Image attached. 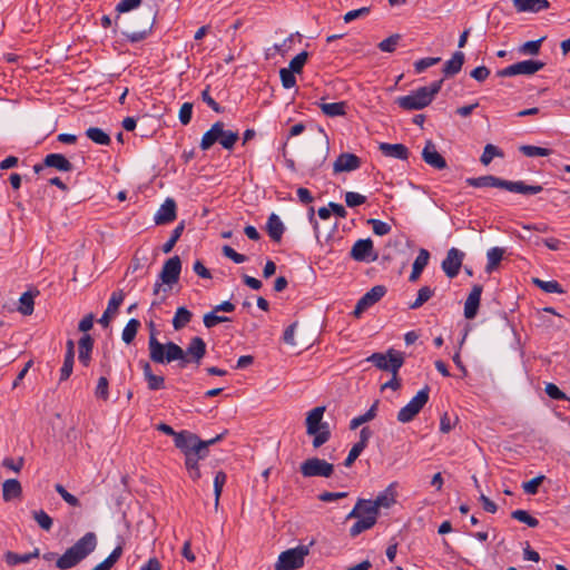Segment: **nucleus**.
<instances>
[{"label":"nucleus","mask_w":570,"mask_h":570,"mask_svg":"<svg viewBox=\"0 0 570 570\" xmlns=\"http://www.w3.org/2000/svg\"><path fill=\"white\" fill-rule=\"evenodd\" d=\"M150 335L148 340L149 357L154 363L165 364L179 361V367L184 368L188 363L200 364L206 355V343L199 336H194L184 351L174 342L166 344L160 343L156 337V328L154 322L149 323Z\"/></svg>","instance_id":"obj_1"},{"label":"nucleus","mask_w":570,"mask_h":570,"mask_svg":"<svg viewBox=\"0 0 570 570\" xmlns=\"http://www.w3.org/2000/svg\"><path fill=\"white\" fill-rule=\"evenodd\" d=\"M97 547V537L94 532H87L77 540L66 552L58 557L56 552H46L42 554L45 561L51 562L56 560V567L59 570H68L78 566L85 560Z\"/></svg>","instance_id":"obj_2"},{"label":"nucleus","mask_w":570,"mask_h":570,"mask_svg":"<svg viewBox=\"0 0 570 570\" xmlns=\"http://www.w3.org/2000/svg\"><path fill=\"white\" fill-rule=\"evenodd\" d=\"M375 367L382 371L392 373V379L382 385V389H392L394 391L401 387V381L397 377L400 368L404 364V356L402 352L394 348L387 350L386 353H373L367 358Z\"/></svg>","instance_id":"obj_3"},{"label":"nucleus","mask_w":570,"mask_h":570,"mask_svg":"<svg viewBox=\"0 0 570 570\" xmlns=\"http://www.w3.org/2000/svg\"><path fill=\"white\" fill-rule=\"evenodd\" d=\"M157 11L147 6L131 17V30L122 31L125 39L131 43L145 40L153 31Z\"/></svg>","instance_id":"obj_4"},{"label":"nucleus","mask_w":570,"mask_h":570,"mask_svg":"<svg viewBox=\"0 0 570 570\" xmlns=\"http://www.w3.org/2000/svg\"><path fill=\"white\" fill-rule=\"evenodd\" d=\"M325 406H316L308 412L306 417V433L313 435V446L315 449L325 444L331 438L328 423L322 422Z\"/></svg>","instance_id":"obj_5"},{"label":"nucleus","mask_w":570,"mask_h":570,"mask_svg":"<svg viewBox=\"0 0 570 570\" xmlns=\"http://www.w3.org/2000/svg\"><path fill=\"white\" fill-rule=\"evenodd\" d=\"M314 544L312 540L308 546L299 544L295 548L283 551L274 566V570H297L304 566L305 558L309 554V547Z\"/></svg>","instance_id":"obj_6"},{"label":"nucleus","mask_w":570,"mask_h":570,"mask_svg":"<svg viewBox=\"0 0 570 570\" xmlns=\"http://www.w3.org/2000/svg\"><path fill=\"white\" fill-rule=\"evenodd\" d=\"M430 386L421 389L410 402L397 412V421L401 423L411 422L429 402Z\"/></svg>","instance_id":"obj_7"},{"label":"nucleus","mask_w":570,"mask_h":570,"mask_svg":"<svg viewBox=\"0 0 570 570\" xmlns=\"http://www.w3.org/2000/svg\"><path fill=\"white\" fill-rule=\"evenodd\" d=\"M299 471L305 478H330L334 472V465L320 458H309L301 464Z\"/></svg>","instance_id":"obj_8"},{"label":"nucleus","mask_w":570,"mask_h":570,"mask_svg":"<svg viewBox=\"0 0 570 570\" xmlns=\"http://www.w3.org/2000/svg\"><path fill=\"white\" fill-rule=\"evenodd\" d=\"M395 104L403 110H421L432 102L429 100L422 87H419L406 96L397 97Z\"/></svg>","instance_id":"obj_9"},{"label":"nucleus","mask_w":570,"mask_h":570,"mask_svg":"<svg viewBox=\"0 0 570 570\" xmlns=\"http://www.w3.org/2000/svg\"><path fill=\"white\" fill-rule=\"evenodd\" d=\"M350 256L356 262L372 263L379 257L371 238L357 239L351 248Z\"/></svg>","instance_id":"obj_10"},{"label":"nucleus","mask_w":570,"mask_h":570,"mask_svg":"<svg viewBox=\"0 0 570 570\" xmlns=\"http://www.w3.org/2000/svg\"><path fill=\"white\" fill-rule=\"evenodd\" d=\"M385 294L386 287L384 285L373 286L357 301L353 315L357 318L361 317L366 309L376 304Z\"/></svg>","instance_id":"obj_11"},{"label":"nucleus","mask_w":570,"mask_h":570,"mask_svg":"<svg viewBox=\"0 0 570 570\" xmlns=\"http://www.w3.org/2000/svg\"><path fill=\"white\" fill-rule=\"evenodd\" d=\"M464 257L465 253L455 247L448 250L445 258L442 261L441 267L449 278H454L459 275Z\"/></svg>","instance_id":"obj_12"},{"label":"nucleus","mask_w":570,"mask_h":570,"mask_svg":"<svg viewBox=\"0 0 570 570\" xmlns=\"http://www.w3.org/2000/svg\"><path fill=\"white\" fill-rule=\"evenodd\" d=\"M181 272V261L179 256L175 255L167 259L163 265L159 274V279L163 284L173 285L178 282Z\"/></svg>","instance_id":"obj_13"},{"label":"nucleus","mask_w":570,"mask_h":570,"mask_svg":"<svg viewBox=\"0 0 570 570\" xmlns=\"http://www.w3.org/2000/svg\"><path fill=\"white\" fill-rule=\"evenodd\" d=\"M423 160L431 167L442 170L446 168L448 164L445 158L438 153L435 145L432 140H428L422 150Z\"/></svg>","instance_id":"obj_14"},{"label":"nucleus","mask_w":570,"mask_h":570,"mask_svg":"<svg viewBox=\"0 0 570 570\" xmlns=\"http://www.w3.org/2000/svg\"><path fill=\"white\" fill-rule=\"evenodd\" d=\"M361 165V158L355 154L342 153L333 164V171L334 174L353 171L358 169Z\"/></svg>","instance_id":"obj_15"},{"label":"nucleus","mask_w":570,"mask_h":570,"mask_svg":"<svg viewBox=\"0 0 570 570\" xmlns=\"http://www.w3.org/2000/svg\"><path fill=\"white\" fill-rule=\"evenodd\" d=\"M177 205L173 198H167L154 216L156 225H166L176 219Z\"/></svg>","instance_id":"obj_16"},{"label":"nucleus","mask_w":570,"mask_h":570,"mask_svg":"<svg viewBox=\"0 0 570 570\" xmlns=\"http://www.w3.org/2000/svg\"><path fill=\"white\" fill-rule=\"evenodd\" d=\"M125 298V293L122 289H118L112 292L107 308L98 320V322L104 326L108 327L110 324L111 316L118 312L119 306L122 304Z\"/></svg>","instance_id":"obj_17"},{"label":"nucleus","mask_w":570,"mask_h":570,"mask_svg":"<svg viewBox=\"0 0 570 570\" xmlns=\"http://www.w3.org/2000/svg\"><path fill=\"white\" fill-rule=\"evenodd\" d=\"M174 443L175 446L179 449L185 455L187 453L193 452L195 450L196 444H200V439L198 435L184 430L175 435Z\"/></svg>","instance_id":"obj_18"},{"label":"nucleus","mask_w":570,"mask_h":570,"mask_svg":"<svg viewBox=\"0 0 570 570\" xmlns=\"http://www.w3.org/2000/svg\"><path fill=\"white\" fill-rule=\"evenodd\" d=\"M465 184L475 188L493 187L507 190L508 180L493 175H485L480 177H469L465 179Z\"/></svg>","instance_id":"obj_19"},{"label":"nucleus","mask_w":570,"mask_h":570,"mask_svg":"<svg viewBox=\"0 0 570 570\" xmlns=\"http://www.w3.org/2000/svg\"><path fill=\"white\" fill-rule=\"evenodd\" d=\"M483 287L479 284L472 286V289L464 303V317L473 320L479 311Z\"/></svg>","instance_id":"obj_20"},{"label":"nucleus","mask_w":570,"mask_h":570,"mask_svg":"<svg viewBox=\"0 0 570 570\" xmlns=\"http://www.w3.org/2000/svg\"><path fill=\"white\" fill-rule=\"evenodd\" d=\"M139 365L142 370V375L149 391H159L165 389V377L163 375L154 374L149 362L141 360L139 361Z\"/></svg>","instance_id":"obj_21"},{"label":"nucleus","mask_w":570,"mask_h":570,"mask_svg":"<svg viewBox=\"0 0 570 570\" xmlns=\"http://www.w3.org/2000/svg\"><path fill=\"white\" fill-rule=\"evenodd\" d=\"M518 12L538 13L550 8L548 0H512Z\"/></svg>","instance_id":"obj_22"},{"label":"nucleus","mask_w":570,"mask_h":570,"mask_svg":"<svg viewBox=\"0 0 570 570\" xmlns=\"http://www.w3.org/2000/svg\"><path fill=\"white\" fill-rule=\"evenodd\" d=\"M379 149L385 157L400 160H407L410 155L409 148L403 144L381 142Z\"/></svg>","instance_id":"obj_23"},{"label":"nucleus","mask_w":570,"mask_h":570,"mask_svg":"<svg viewBox=\"0 0 570 570\" xmlns=\"http://www.w3.org/2000/svg\"><path fill=\"white\" fill-rule=\"evenodd\" d=\"M95 341L89 334H83L78 342V360L83 366H89Z\"/></svg>","instance_id":"obj_24"},{"label":"nucleus","mask_w":570,"mask_h":570,"mask_svg":"<svg viewBox=\"0 0 570 570\" xmlns=\"http://www.w3.org/2000/svg\"><path fill=\"white\" fill-rule=\"evenodd\" d=\"M45 166L50 168H55L59 171L69 173L73 170V165L70 160L62 154L53 153L48 154L45 157Z\"/></svg>","instance_id":"obj_25"},{"label":"nucleus","mask_w":570,"mask_h":570,"mask_svg":"<svg viewBox=\"0 0 570 570\" xmlns=\"http://www.w3.org/2000/svg\"><path fill=\"white\" fill-rule=\"evenodd\" d=\"M266 230L273 242H281L285 226L278 215L272 213L266 223Z\"/></svg>","instance_id":"obj_26"},{"label":"nucleus","mask_w":570,"mask_h":570,"mask_svg":"<svg viewBox=\"0 0 570 570\" xmlns=\"http://www.w3.org/2000/svg\"><path fill=\"white\" fill-rule=\"evenodd\" d=\"M224 124L216 121L202 137V150H208L215 142H218L219 136L223 134Z\"/></svg>","instance_id":"obj_27"},{"label":"nucleus","mask_w":570,"mask_h":570,"mask_svg":"<svg viewBox=\"0 0 570 570\" xmlns=\"http://www.w3.org/2000/svg\"><path fill=\"white\" fill-rule=\"evenodd\" d=\"M544 67V62L540 60H523L511 65L513 68V75H533Z\"/></svg>","instance_id":"obj_28"},{"label":"nucleus","mask_w":570,"mask_h":570,"mask_svg":"<svg viewBox=\"0 0 570 570\" xmlns=\"http://www.w3.org/2000/svg\"><path fill=\"white\" fill-rule=\"evenodd\" d=\"M430 259V253L425 248H421L419 250V254L416 258L414 259L412 272L410 274L409 281L415 282L419 279L420 275L422 274L423 269L426 267Z\"/></svg>","instance_id":"obj_29"},{"label":"nucleus","mask_w":570,"mask_h":570,"mask_svg":"<svg viewBox=\"0 0 570 570\" xmlns=\"http://www.w3.org/2000/svg\"><path fill=\"white\" fill-rule=\"evenodd\" d=\"M465 56L462 51H455L450 60H448L443 66L444 77H452L459 73L464 63Z\"/></svg>","instance_id":"obj_30"},{"label":"nucleus","mask_w":570,"mask_h":570,"mask_svg":"<svg viewBox=\"0 0 570 570\" xmlns=\"http://www.w3.org/2000/svg\"><path fill=\"white\" fill-rule=\"evenodd\" d=\"M22 488L17 479H8L2 484L3 501L9 502L13 499L20 498Z\"/></svg>","instance_id":"obj_31"},{"label":"nucleus","mask_w":570,"mask_h":570,"mask_svg":"<svg viewBox=\"0 0 570 570\" xmlns=\"http://www.w3.org/2000/svg\"><path fill=\"white\" fill-rule=\"evenodd\" d=\"M507 190L511 193H519L523 195H535L543 190L541 185H527L524 181H511L508 180Z\"/></svg>","instance_id":"obj_32"},{"label":"nucleus","mask_w":570,"mask_h":570,"mask_svg":"<svg viewBox=\"0 0 570 570\" xmlns=\"http://www.w3.org/2000/svg\"><path fill=\"white\" fill-rule=\"evenodd\" d=\"M379 404L380 401L376 400L364 414L353 417L350 422V429L356 430L362 424L374 420L377 415Z\"/></svg>","instance_id":"obj_33"},{"label":"nucleus","mask_w":570,"mask_h":570,"mask_svg":"<svg viewBox=\"0 0 570 570\" xmlns=\"http://www.w3.org/2000/svg\"><path fill=\"white\" fill-rule=\"evenodd\" d=\"M86 137L90 139L92 142L100 146H109L111 144L110 136L98 127H89L85 132Z\"/></svg>","instance_id":"obj_34"},{"label":"nucleus","mask_w":570,"mask_h":570,"mask_svg":"<svg viewBox=\"0 0 570 570\" xmlns=\"http://www.w3.org/2000/svg\"><path fill=\"white\" fill-rule=\"evenodd\" d=\"M39 294L38 291H27L24 292L20 298H19V302H20V305L18 307V311L22 314V315H31L33 313V309H35V297Z\"/></svg>","instance_id":"obj_35"},{"label":"nucleus","mask_w":570,"mask_h":570,"mask_svg":"<svg viewBox=\"0 0 570 570\" xmlns=\"http://www.w3.org/2000/svg\"><path fill=\"white\" fill-rule=\"evenodd\" d=\"M376 519L373 517H360L356 522L350 528V535L352 538L357 537L362 532L373 528L376 523Z\"/></svg>","instance_id":"obj_36"},{"label":"nucleus","mask_w":570,"mask_h":570,"mask_svg":"<svg viewBox=\"0 0 570 570\" xmlns=\"http://www.w3.org/2000/svg\"><path fill=\"white\" fill-rule=\"evenodd\" d=\"M321 110L327 117H338L344 116L346 114V102H322L318 104Z\"/></svg>","instance_id":"obj_37"},{"label":"nucleus","mask_w":570,"mask_h":570,"mask_svg":"<svg viewBox=\"0 0 570 570\" xmlns=\"http://www.w3.org/2000/svg\"><path fill=\"white\" fill-rule=\"evenodd\" d=\"M374 505L380 511L381 508H391L395 502V493L392 491V487L390 485L383 492L379 493V495L373 500Z\"/></svg>","instance_id":"obj_38"},{"label":"nucleus","mask_w":570,"mask_h":570,"mask_svg":"<svg viewBox=\"0 0 570 570\" xmlns=\"http://www.w3.org/2000/svg\"><path fill=\"white\" fill-rule=\"evenodd\" d=\"M504 252V248L501 247H492L487 252L488 263L485 266V271L488 273H491L494 269H497V267L499 266L500 262L503 258Z\"/></svg>","instance_id":"obj_39"},{"label":"nucleus","mask_w":570,"mask_h":570,"mask_svg":"<svg viewBox=\"0 0 570 570\" xmlns=\"http://www.w3.org/2000/svg\"><path fill=\"white\" fill-rule=\"evenodd\" d=\"M193 314L189 309L184 306L177 308L173 318V327L176 331L184 328L191 320Z\"/></svg>","instance_id":"obj_40"},{"label":"nucleus","mask_w":570,"mask_h":570,"mask_svg":"<svg viewBox=\"0 0 570 570\" xmlns=\"http://www.w3.org/2000/svg\"><path fill=\"white\" fill-rule=\"evenodd\" d=\"M199 460H200L199 455H196L194 452L185 454V465H186L189 476L194 481L200 479V475H202L199 468H198Z\"/></svg>","instance_id":"obj_41"},{"label":"nucleus","mask_w":570,"mask_h":570,"mask_svg":"<svg viewBox=\"0 0 570 570\" xmlns=\"http://www.w3.org/2000/svg\"><path fill=\"white\" fill-rule=\"evenodd\" d=\"M140 327V322L136 318H131L127 322L126 326L122 330L121 338L126 344L132 343L135 340L138 328Z\"/></svg>","instance_id":"obj_42"},{"label":"nucleus","mask_w":570,"mask_h":570,"mask_svg":"<svg viewBox=\"0 0 570 570\" xmlns=\"http://www.w3.org/2000/svg\"><path fill=\"white\" fill-rule=\"evenodd\" d=\"M184 229H185V222L181 220L171 232V235L169 237V239L163 245V252L165 254H168L173 250L174 246L176 245V243L178 242V239L180 238L181 234L184 233Z\"/></svg>","instance_id":"obj_43"},{"label":"nucleus","mask_w":570,"mask_h":570,"mask_svg":"<svg viewBox=\"0 0 570 570\" xmlns=\"http://www.w3.org/2000/svg\"><path fill=\"white\" fill-rule=\"evenodd\" d=\"M520 153L527 157H547L552 150L549 148L538 147L533 145H522L519 147Z\"/></svg>","instance_id":"obj_44"},{"label":"nucleus","mask_w":570,"mask_h":570,"mask_svg":"<svg viewBox=\"0 0 570 570\" xmlns=\"http://www.w3.org/2000/svg\"><path fill=\"white\" fill-rule=\"evenodd\" d=\"M533 284L546 293H564V289L557 281H542L540 278H533Z\"/></svg>","instance_id":"obj_45"},{"label":"nucleus","mask_w":570,"mask_h":570,"mask_svg":"<svg viewBox=\"0 0 570 570\" xmlns=\"http://www.w3.org/2000/svg\"><path fill=\"white\" fill-rule=\"evenodd\" d=\"M511 518L518 520L519 522L525 523L530 528H537L539 525V520L525 510H514L511 513Z\"/></svg>","instance_id":"obj_46"},{"label":"nucleus","mask_w":570,"mask_h":570,"mask_svg":"<svg viewBox=\"0 0 570 570\" xmlns=\"http://www.w3.org/2000/svg\"><path fill=\"white\" fill-rule=\"evenodd\" d=\"M494 157H503V151L492 144L485 145L483 154L480 157V161L484 166H488Z\"/></svg>","instance_id":"obj_47"},{"label":"nucleus","mask_w":570,"mask_h":570,"mask_svg":"<svg viewBox=\"0 0 570 570\" xmlns=\"http://www.w3.org/2000/svg\"><path fill=\"white\" fill-rule=\"evenodd\" d=\"M238 139L239 136L237 131L225 130L223 128V134L222 136H219L218 142L222 145L223 148L232 150Z\"/></svg>","instance_id":"obj_48"},{"label":"nucleus","mask_w":570,"mask_h":570,"mask_svg":"<svg viewBox=\"0 0 570 570\" xmlns=\"http://www.w3.org/2000/svg\"><path fill=\"white\" fill-rule=\"evenodd\" d=\"M357 505H360V515L361 517H373L377 520L379 512L374 505L373 500L367 499H358Z\"/></svg>","instance_id":"obj_49"},{"label":"nucleus","mask_w":570,"mask_h":570,"mask_svg":"<svg viewBox=\"0 0 570 570\" xmlns=\"http://www.w3.org/2000/svg\"><path fill=\"white\" fill-rule=\"evenodd\" d=\"M433 295H434V289L430 288L429 286L421 287L417 292L416 299L410 304V308L417 309L424 303H426Z\"/></svg>","instance_id":"obj_50"},{"label":"nucleus","mask_w":570,"mask_h":570,"mask_svg":"<svg viewBox=\"0 0 570 570\" xmlns=\"http://www.w3.org/2000/svg\"><path fill=\"white\" fill-rule=\"evenodd\" d=\"M229 321H230V318L227 316L217 315V312H215V309L206 313L203 318L204 325L207 328L215 327L219 323H225V322H229Z\"/></svg>","instance_id":"obj_51"},{"label":"nucleus","mask_w":570,"mask_h":570,"mask_svg":"<svg viewBox=\"0 0 570 570\" xmlns=\"http://www.w3.org/2000/svg\"><path fill=\"white\" fill-rule=\"evenodd\" d=\"M227 475L223 471H218L215 474L214 478V493H215V505L217 507L219 503V498L224 488V484L226 483Z\"/></svg>","instance_id":"obj_52"},{"label":"nucleus","mask_w":570,"mask_h":570,"mask_svg":"<svg viewBox=\"0 0 570 570\" xmlns=\"http://www.w3.org/2000/svg\"><path fill=\"white\" fill-rule=\"evenodd\" d=\"M33 519L39 527L46 531H49L52 528V518L43 510L35 511Z\"/></svg>","instance_id":"obj_53"},{"label":"nucleus","mask_w":570,"mask_h":570,"mask_svg":"<svg viewBox=\"0 0 570 570\" xmlns=\"http://www.w3.org/2000/svg\"><path fill=\"white\" fill-rule=\"evenodd\" d=\"M307 58H308V52L307 51H302L299 52L298 55H296L291 61H289V66L287 69L296 72V73H301L302 70H303V67L304 65L306 63L307 61Z\"/></svg>","instance_id":"obj_54"},{"label":"nucleus","mask_w":570,"mask_h":570,"mask_svg":"<svg viewBox=\"0 0 570 570\" xmlns=\"http://www.w3.org/2000/svg\"><path fill=\"white\" fill-rule=\"evenodd\" d=\"M142 0H120L116 6V12L118 14L129 12L131 10L138 9L141 4ZM119 19V16H117Z\"/></svg>","instance_id":"obj_55"},{"label":"nucleus","mask_w":570,"mask_h":570,"mask_svg":"<svg viewBox=\"0 0 570 570\" xmlns=\"http://www.w3.org/2000/svg\"><path fill=\"white\" fill-rule=\"evenodd\" d=\"M367 224L372 226L373 233L377 236H384L391 232V226L383 220L370 218L367 219Z\"/></svg>","instance_id":"obj_56"},{"label":"nucleus","mask_w":570,"mask_h":570,"mask_svg":"<svg viewBox=\"0 0 570 570\" xmlns=\"http://www.w3.org/2000/svg\"><path fill=\"white\" fill-rule=\"evenodd\" d=\"M400 35H392L379 43V49L383 52H393L399 45Z\"/></svg>","instance_id":"obj_57"},{"label":"nucleus","mask_w":570,"mask_h":570,"mask_svg":"<svg viewBox=\"0 0 570 570\" xmlns=\"http://www.w3.org/2000/svg\"><path fill=\"white\" fill-rule=\"evenodd\" d=\"M295 73L296 72H294V71H292V70H289L287 68H282L279 70V77H281L282 86L285 89H291V88H293L296 85Z\"/></svg>","instance_id":"obj_58"},{"label":"nucleus","mask_w":570,"mask_h":570,"mask_svg":"<svg viewBox=\"0 0 570 570\" xmlns=\"http://www.w3.org/2000/svg\"><path fill=\"white\" fill-rule=\"evenodd\" d=\"M4 561L8 566L14 567L19 563H28L29 557L27 553L19 554L12 551H7L4 553Z\"/></svg>","instance_id":"obj_59"},{"label":"nucleus","mask_w":570,"mask_h":570,"mask_svg":"<svg viewBox=\"0 0 570 570\" xmlns=\"http://www.w3.org/2000/svg\"><path fill=\"white\" fill-rule=\"evenodd\" d=\"M441 61L440 57H426L422 58L414 62V70L416 73H421L428 68L439 63Z\"/></svg>","instance_id":"obj_60"},{"label":"nucleus","mask_w":570,"mask_h":570,"mask_svg":"<svg viewBox=\"0 0 570 570\" xmlns=\"http://www.w3.org/2000/svg\"><path fill=\"white\" fill-rule=\"evenodd\" d=\"M108 387H109V382H108L107 377H105V376L99 377L96 390H95L96 397L107 401L109 399Z\"/></svg>","instance_id":"obj_61"},{"label":"nucleus","mask_w":570,"mask_h":570,"mask_svg":"<svg viewBox=\"0 0 570 570\" xmlns=\"http://www.w3.org/2000/svg\"><path fill=\"white\" fill-rule=\"evenodd\" d=\"M543 39L544 38H540L538 40H531V41L524 42L520 47V52L523 55H532V56L538 55Z\"/></svg>","instance_id":"obj_62"},{"label":"nucleus","mask_w":570,"mask_h":570,"mask_svg":"<svg viewBox=\"0 0 570 570\" xmlns=\"http://www.w3.org/2000/svg\"><path fill=\"white\" fill-rule=\"evenodd\" d=\"M55 490L56 492L68 503L70 504L71 507H78L80 505V502L78 500L77 497H75L73 494L69 493L65 487L60 483H57L55 485Z\"/></svg>","instance_id":"obj_63"},{"label":"nucleus","mask_w":570,"mask_h":570,"mask_svg":"<svg viewBox=\"0 0 570 570\" xmlns=\"http://www.w3.org/2000/svg\"><path fill=\"white\" fill-rule=\"evenodd\" d=\"M544 480V475H538L522 484V489L525 493L534 495L538 493L539 485Z\"/></svg>","instance_id":"obj_64"}]
</instances>
